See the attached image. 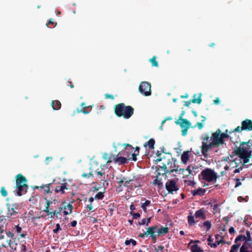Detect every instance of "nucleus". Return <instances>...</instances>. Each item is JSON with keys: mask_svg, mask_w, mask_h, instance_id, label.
<instances>
[{"mask_svg": "<svg viewBox=\"0 0 252 252\" xmlns=\"http://www.w3.org/2000/svg\"><path fill=\"white\" fill-rule=\"evenodd\" d=\"M245 164H243V163L242 164V165L236 168L234 171H233V174H232V176H233L234 174H236V173H238L240 172V170H242L243 169V168H244V166Z\"/></svg>", "mask_w": 252, "mask_h": 252, "instance_id": "nucleus-46", "label": "nucleus"}, {"mask_svg": "<svg viewBox=\"0 0 252 252\" xmlns=\"http://www.w3.org/2000/svg\"><path fill=\"white\" fill-rule=\"evenodd\" d=\"M214 103L215 104H218L220 103V100L219 98H216L214 100Z\"/></svg>", "mask_w": 252, "mask_h": 252, "instance_id": "nucleus-64", "label": "nucleus"}, {"mask_svg": "<svg viewBox=\"0 0 252 252\" xmlns=\"http://www.w3.org/2000/svg\"><path fill=\"white\" fill-rule=\"evenodd\" d=\"M240 245V243H235V244L233 245L229 252H237Z\"/></svg>", "mask_w": 252, "mask_h": 252, "instance_id": "nucleus-33", "label": "nucleus"}, {"mask_svg": "<svg viewBox=\"0 0 252 252\" xmlns=\"http://www.w3.org/2000/svg\"><path fill=\"white\" fill-rule=\"evenodd\" d=\"M152 184L153 185H157V186L159 189H161L163 187V184L161 182V178H159V179L157 178V179L154 180L152 182Z\"/></svg>", "mask_w": 252, "mask_h": 252, "instance_id": "nucleus-30", "label": "nucleus"}, {"mask_svg": "<svg viewBox=\"0 0 252 252\" xmlns=\"http://www.w3.org/2000/svg\"><path fill=\"white\" fill-rule=\"evenodd\" d=\"M63 207V209H64V210L67 211V210H69V213H72L73 209V206L72 205V204L69 203L67 205H64Z\"/></svg>", "mask_w": 252, "mask_h": 252, "instance_id": "nucleus-41", "label": "nucleus"}, {"mask_svg": "<svg viewBox=\"0 0 252 252\" xmlns=\"http://www.w3.org/2000/svg\"><path fill=\"white\" fill-rule=\"evenodd\" d=\"M141 187V184L139 180L137 179H131L130 189H133L136 188H139Z\"/></svg>", "mask_w": 252, "mask_h": 252, "instance_id": "nucleus-22", "label": "nucleus"}, {"mask_svg": "<svg viewBox=\"0 0 252 252\" xmlns=\"http://www.w3.org/2000/svg\"><path fill=\"white\" fill-rule=\"evenodd\" d=\"M146 219H142L139 222V225H144V224H146Z\"/></svg>", "mask_w": 252, "mask_h": 252, "instance_id": "nucleus-59", "label": "nucleus"}, {"mask_svg": "<svg viewBox=\"0 0 252 252\" xmlns=\"http://www.w3.org/2000/svg\"><path fill=\"white\" fill-rule=\"evenodd\" d=\"M147 236V234H146V232H144V233H139L138 234V237H140V238H143L145 237V236Z\"/></svg>", "mask_w": 252, "mask_h": 252, "instance_id": "nucleus-58", "label": "nucleus"}, {"mask_svg": "<svg viewBox=\"0 0 252 252\" xmlns=\"http://www.w3.org/2000/svg\"><path fill=\"white\" fill-rule=\"evenodd\" d=\"M168 230L169 228L167 227H161L160 228L158 227V229H157V236L163 235L166 234L168 232Z\"/></svg>", "mask_w": 252, "mask_h": 252, "instance_id": "nucleus-23", "label": "nucleus"}, {"mask_svg": "<svg viewBox=\"0 0 252 252\" xmlns=\"http://www.w3.org/2000/svg\"><path fill=\"white\" fill-rule=\"evenodd\" d=\"M212 206L213 207V210L214 211V214L217 213L218 212V210H219V205L217 204H215L214 205H212Z\"/></svg>", "mask_w": 252, "mask_h": 252, "instance_id": "nucleus-51", "label": "nucleus"}, {"mask_svg": "<svg viewBox=\"0 0 252 252\" xmlns=\"http://www.w3.org/2000/svg\"><path fill=\"white\" fill-rule=\"evenodd\" d=\"M8 215L12 216L16 213L14 207L10 208L9 206H8Z\"/></svg>", "mask_w": 252, "mask_h": 252, "instance_id": "nucleus-42", "label": "nucleus"}, {"mask_svg": "<svg viewBox=\"0 0 252 252\" xmlns=\"http://www.w3.org/2000/svg\"><path fill=\"white\" fill-rule=\"evenodd\" d=\"M82 176L83 177H84V178L88 179L90 177H93V172L92 171L90 172L89 173H84L82 174Z\"/></svg>", "mask_w": 252, "mask_h": 252, "instance_id": "nucleus-47", "label": "nucleus"}, {"mask_svg": "<svg viewBox=\"0 0 252 252\" xmlns=\"http://www.w3.org/2000/svg\"><path fill=\"white\" fill-rule=\"evenodd\" d=\"M96 173L97 175H98L101 177L104 174V172H101L100 171H98V170L96 171Z\"/></svg>", "mask_w": 252, "mask_h": 252, "instance_id": "nucleus-61", "label": "nucleus"}, {"mask_svg": "<svg viewBox=\"0 0 252 252\" xmlns=\"http://www.w3.org/2000/svg\"><path fill=\"white\" fill-rule=\"evenodd\" d=\"M156 59H157L156 57L154 56V57H153V58L152 59H151L150 60V62L152 63V66L158 67V62L157 61Z\"/></svg>", "mask_w": 252, "mask_h": 252, "instance_id": "nucleus-36", "label": "nucleus"}, {"mask_svg": "<svg viewBox=\"0 0 252 252\" xmlns=\"http://www.w3.org/2000/svg\"><path fill=\"white\" fill-rule=\"evenodd\" d=\"M240 252H252V245L248 244L247 242H245L240 247Z\"/></svg>", "mask_w": 252, "mask_h": 252, "instance_id": "nucleus-20", "label": "nucleus"}, {"mask_svg": "<svg viewBox=\"0 0 252 252\" xmlns=\"http://www.w3.org/2000/svg\"><path fill=\"white\" fill-rule=\"evenodd\" d=\"M103 197H104L103 192H99L95 195L94 198L99 199V200H101L103 198Z\"/></svg>", "mask_w": 252, "mask_h": 252, "instance_id": "nucleus-44", "label": "nucleus"}, {"mask_svg": "<svg viewBox=\"0 0 252 252\" xmlns=\"http://www.w3.org/2000/svg\"><path fill=\"white\" fill-rule=\"evenodd\" d=\"M159 167L163 170V172L161 174L165 175L168 173L178 171V166L176 165V160L172 158L167 159L166 165L162 163V165L159 166Z\"/></svg>", "mask_w": 252, "mask_h": 252, "instance_id": "nucleus-7", "label": "nucleus"}, {"mask_svg": "<svg viewBox=\"0 0 252 252\" xmlns=\"http://www.w3.org/2000/svg\"><path fill=\"white\" fill-rule=\"evenodd\" d=\"M56 228L53 230V232L55 233H57L61 229L60 227V225L59 223H57L56 225Z\"/></svg>", "mask_w": 252, "mask_h": 252, "instance_id": "nucleus-52", "label": "nucleus"}, {"mask_svg": "<svg viewBox=\"0 0 252 252\" xmlns=\"http://www.w3.org/2000/svg\"><path fill=\"white\" fill-rule=\"evenodd\" d=\"M70 224L72 227H75L77 224V221L76 220H73L71 222Z\"/></svg>", "mask_w": 252, "mask_h": 252, "instance_id": "nucleus-62", "label": "nucleus"}, {"mask_svg": "<svg viewBox=\"0 0 252 252\" xmlns=\"http://www.w3.org/2000/svg\"><path fill=\"white\" fill-rule=\"evenodd\" d=\"M252 130V121L248 119L243 121L241 123V126H238L236 128L231 130L229 133L232 132H241L242 131Z\"/></svg>", "mask_w": 252, "mask_h": 252, "instance_id": "nucleus-9", "label": "nucleus"}, {"mask_svg": "<svg viewBox=\"0 0 252 252\" xmlns=\"http://www.w3.org/2000/svg\"><path fill=\"white\" fill-rule=\"evenodd\" d=\"M195 95L196 94H195L193 96L194 98L192 100H190L188 101H185L184 105L188 107L190 104L191 102L193 103H197L198 104H200L201 102H202L201 94H200V95L197 99L195 98Z\"/></svg>", "mask_w": 252, "mask_h": 252, "instance_id": "nucleus-19", "label": "nucleus"}, {"mask_svg": "<svg viewBox=\"0 0 252 252\" xmlns=\"http://www.w3.org/2000/svg\"><path fill=\"white\" fill-rule=\"evenodd\" d=\"M114 113L118 117L128 119L133 115L134 109L131 106H126L124 103H121L114 106Z\"/></svg>", "mask_w": 252, "mask_h": 252, "instance_id": "nucleus-2", "label": "nucleus"}, {"mask_svg": "<svg viewBox=\"0 0 252 252\" xmlns=\"http://www.w3.org/2000/svg\"><path fill=\"white\" fill-rule=\"evenodd\" d=\"M247 237L246 242H247L248 244H250V245H252V238L251 236V233L249 231H246V236Z\"/></svg>", "mask_w": 252, "mask_h": 252, "instance_id": "nucleus-32", "label": "nucleus"}, {"mask_svg": "<svg viewBox=\"0 0 252 252\" xmlns=\"http://www.w3.org/2000/svg\"><path fill=\"white\" fill-rule=\"evenodd\" d=\"M44 199L46 200L45 207L43 211L45 212L48 215H51V218H54V216H57L63 209V207H60L58 209L53 211L52 205L56 204L57 200L56 198L52 199V198H48V197H45Z\"/></svg>", "mask_w": 252, "mask_h": 252, "instance_id": "nucleus-5", "label": "nucleus"}, {"mask_svg": "<svg viewBox=\"0 0 252 252\" xmlns=\"http://www.w3.org/2000/svg\"><path fill=\"white\" fill-rule=\"evenodd\" d=\"M155 143V140L153 138H151L144 144V146L145 147H148L149 149H154Z\"/></svg>", "mask_w": 252, "mask_h": 252, "instance_id": "nucleus-26", "label": "nucleus"}, {"mask_svg": "<svg viewBox=\"0 0 252 252\" xmlns=\"http://www.w3.org/2000/svg\"><path fill=\"white\" fill-rule=\"evenodd\" d=\"M195 216L196 219L199 218L202 220L206 219V211L204 208H201L195 212Z\"/></svg>", "mask_w": 252, "mask_h": 252, "instance_id": "nucleus-16", "label": "nucleus"}, {"mask_svg": "<svg viewBox=\"0 0 252 252\" xmlns=\"http://www.w3.org/2000/svg\"><path fill=\"white\" fill-rule=\"evenodd\" d=\"M7 236L9 238L6 240V244H2V247L6 248V247H11V244L15 242V238H14V234L12 232L9 231L8 233H6Z\"/></svg>", "mask_w": 252, "mask_h": 252, "instance_id": "nucleus-14", "label": "nucleus"}, {"mask_svg": "<svg viewBox=\"0 0 252 252\" xmlns=\"http://www.w3.org/2000/svg\"><path fill=\"white\" fill-rule=\"evenodd\" d=\"M130 243L132 244L133 246H135L136 245V242L134 240L132 239H130L129 240H126L125 244L126 245H128Z\"/></svg>", "mask_w": 252, "mask_h": 252, "instance_id": "nucleus-43", "label": "nucleus"}, {"mask_svg": "<svg viewBox=\"0 0 252 252\" xmlns=\"http://www.w3.org/2000/svg\"><path fill=\"white\" fill-rule=\"evenodd\" d=\"M51 104L54 110H59L61 108V103L58 100H52Z\"/></svg>", "mask_w": 252, "mask_h": 252, "instance_id": "nucleus-27", "label": "nucleus"}, {"mask_svg": "<svg viewBox=\"0 0 252 252\" xmlns=\"http://www.w3.org/2000/svg\"><path fill=\"white\" fill-rule=\"evenodd\" d=\"M105 98L106 99H114V96L112 95V94H105Z\"/></svg>", "mask_w": 252, "mask_h": 252, "instance_id": "nucleus-53", "label": "nucleus"}, {"mask_svg": "<svg viewBox=\"0 0 252 252\" xmlns=\"http://www.w3.org/2000/svg\"><path fill=\"white\" fill-rule=\"evenodd\" d=\"M124 182H125V183L124 184V186L127 187L130 189V185H131V179H130L129 180H126H126H125Z\"/></svg>", "mask_w": 252, "mask_h": 252, "instance_id": "nucleus-49", "label": "nucleus"}, {"mask_svg": "<svg viewBox=\"0 0 252 252\" xmlns=\"http://www.w3.org/2000/svg\"><path fill=\"white\" fill-rule=\"evenodd\" d=\"M229 232L230 233V234H232V233H233L235 232V229L234 228V227H230L229 229Z\"/></svg>", "mask_w": 252, "mask_h": 252, "instance_id": "nucleus-63", "label": "nucleus"}, {"mask_svg": "<svg viewBox=\"0 0 252 252\" xmlns=\"http://www.w3.org/2000/svg\"><path fill=\"white\" fill-rule=\"evenodd\" d=\"M246 238L247 237H246L245 235H239L235 240V243H238V241H245L246 242Z\"/></svg>", "mask_w": 252, "mask_h": 252, "instance_id": "nucleus-35", "label": "nucleus"}, {"mask_svg": "<svg viewBox=\"0 0 252 252\" xmlns=\"http://www.w3.org/2000/svg\"><path fill=\"white\" fill-rule=\"evenodd\" d=\"M208 245L212 248H215L218 246V244L216 243H213V240L212 239L211 236H209L208 238Z\"/></svg>", "mask_w": 252, "mask_h": 252, "instance_id": "nucleus-34", "label": "nucleus"}, {"mask_svg": "<svg viewBox=\"0 0 252 252\" xmlns=\"http://www.w3.org/2000/svg\"><path fill=\"white\" fill-rule=\"evenodd\" d=\"M165 189L168 193L173 194L174 191L179 190V188L175 180H168L165 183Z\"/></svg>", "mask_w": 252, "mask_h": 252, "instance_id": "nucleus-11", "label": "nucleus"}, {"mask_svg": "<svg viewBox=\"0 0 252 252\" xmlns=\"http://www.w3.org/2000/svg\"><path fill=\"white\" fill-rule=\"evenodd\" d=\"M15 229L16 230V232L17 233H20L22 231V228L19 226V225H17L15 226Z\"/></svg>", "mask_w": 252, "mask_h": 252, "instance_id": "nucleus-54", "label": "nucleus"}, {"mask_svg": "<svg viewBox=\"0 0 252 252\" xmlns=\"http://www.w3.org/2000/svg\"><path fill=\"white\" fill-rule=\"evenodd\" d=\"M215 238H216V242L215 243L218 244V245H220V244H222V243H224L223 237V236H221L220 235L216 234L215 235Z\"/></svg>", "mask_w": 252, "mask_h": 252, "instance_id": "nucleus-31", "label": "nucleus"}, {"mask_svg": "<svg viewBox=\"0 0 252 252\" xmlns=\"http://www.w3.org/2000/svg\"><path fill=\"white\" fill-rule=\"evenodd\" d=\"M85 102H82L81 104V106L82 107L81 109L78 108L76 109L77 113H80L82 112L84 114H88L90 113V110H88L90 109V106H86Z\"/></svg>", "mask_w": 252, "mask_h": 252, "instance_id": "nucleus-18", "label": "nucleus"}, {"mask_svg": "<svg viewBox=\"0 0 252 252\" xmlns=\"http://www.w3.org/2000/svg\"><path fill=\"white\" fill-rule=\"evenodd\" d=\"M151 84L146 81L142 82L139 87L140 93L145 96H149L151 94Z\"/></svg>", "mask_w": 252, "mask_h": 252, "instance_id": "nucleus-10", "label": "nucleus"}, {"mask_svg": "<svg viewBox=\"0 0 252 252\" xmlns=\"http://www.w3.org/2000/svg\"><path fill=\"white\" fill-rule=\"evenodd\" d=\"M196 126H198L199 129H201L203 127V124L202 123L197 122L196 124Z\"/></svg>", "mask_w": 252, "mask_h": 252, "instance_id": "nucleus-57", "label": "nucleus"}, {"mask_svg": "<svg viewBox=\"0 0 252 252\" xmlns=\"http://www.w3.org/2000/svg\"><path fill=\"white\" fill-rule=\"evenodd\" d=\"M158 228V225H155L154 226H150L147 228L146 230L147 236L149 235L151 237L152 241L155 243L157 241L158 236L155 234L157 229Z\"/></svg>", "mask_w": 252, "mask_h": 252, "instance_id": "nucleus-12", "label": "nucleus"}, {"mask_svg": "<svg viewBox=\"0 0 252 252\" xmlns=\"http://www.w3.org/2000/svg\"><path fill=\"white\" fill-rule=\"evenodd\" d=\"M124 145H125L124 149L127 148V147L129 148L128 149H134V148L132 146V145H131L129 144H125Z\"/></svg>", "mask_w": 252, "mask_h": 252, "instance_id": "nucleus-60", "label": "nucleus"}, {"mask_svg": "<svg viewBox=\"0 0 252 252\" xmlns=\"http://www.w3.org/2000/svg\"><path fill=\"white\" fill-rule=\"evenodd\" d=\"M190 251L191 252H204L203 250L196 244L193 245L191 247Z\"/></svg>", "mask_w": 252, "mask_h": 252, "instance_id": "nucleus-29", "label": "nucleus"}, {"mask_svg": "<svg viewBox=\"0 0 252 252\" xmlns=\"http://www.w3.org/2000/svg\"><path fill=\"white\" fill-rule=\"evenodd\" d=\"M234 180L235 181V188H237L240 186L242 185L241 182L240 181V179H238V178H236L234 179Z\"/></svg>", "mask_w": 252, "mask_h": 252, "instance_id": "nucleus-48", "label": "nucleus"}, {"mask_svg": "<svg viewBox=\"0 0 252 252\" xmlns=\"http://www.w3.org/2000/svg\"><path fill=\"white\" fill-rule=\"evenodd\" d=\"M121 153L125 157L127 158H130V160L135 161L137 160L136 157L139 153V148L138 147H136L135 149L125 148L119 154Z\"/></svg>", "mask_w": 252, "mask_h": 252, "instance_id": "nucleus-8", "label": "nucleus"}, {"mask_svg": "<svg viewBox=\"0 0 252 252\" xmlns=\"http://www.w3.org/2000/svg\"><path fill=\"white\" fill-rule=\"evenodd\" d=\"M151 202L150 200H146L145 202L142 204L141 206V208L143 210L144 212H146L147 208L146 207L150 205Z\"/></svg>", "mask_w": 252, "mask_h": 252, "instance_id": "nucleus-37", "label": "nucleus"}, {"mask_svg": "<svg viewBox=\"0 0 252 252\" xmlns=\"http://www.w3.org/2000/svg\"><path fill=\"white\" fill-rule=\"evenodd\" d=\"M126 180V178L123 177L119 181H118L119 184H120L119 187H121L122 186V184L124 183L125 180Z\"/></svg>", "mask_w": 252, "mask_h": 252, "instance_id": "nucleus-56", "label": "nucleus"}, {"mask_svg": "<svg viewBox=\"0 0 252 252\" xmlns=\"http://www.w3.org/2000/svg\"><path fill=\"white\" fill-rule=\"evenodd\" d=\"M0 193H1V195L3 197H6L7 195V194H8L7 191L6 190L5 187H2L1 188Z\"/></svg>", "mask_w": 252, "mask_h": 252, "instance_id": "nucleus-45", "label": "nucleus"}, {"mask_svg": "<svg viewBox=\"0 0 252 252\" xmlns=\"http://www.w3.org/2000/svg\"><path fill=\"white\" fill-rule=\"evenodd\" d=\"M130 214L132 215L133 219H137L140 217V215L139 213H133L132 212H130Z\"/></svg>", "mask_w": 252, "mask_h": 252, "instance_id": "nucleus-50", "label": "nucleus"}, {"mask_svg": "<svg viewBox=\"0 0 252 252\" xmlns=\"http://www.w3.org/2000/svg\"><path fill=\"white\" fill-rule=\"evenodd\" d=\"M189 159V152H184L181 156V160L183 162L186 163Z\"/></svg>", "mask_w": 252, "mask_h": 252, "instance_id": "nucleus-28", "label": "nucleus"}, {"mask_svg": "<svg viewBox=\"0 0 252 252\" xmlns=\"http://www.w3.org/2000/svg\"><path fill=\"white\" fill-rule=\"evenodd\" d=\"M206 192V189L202 188H198L191 191V193L193 196L199 195L203 196Z\"/></svg>", "mask_w": 252, "mask_h": 252, "instance_id": "nucleus-21", "label": "nucleus"}, {"mask_svg": "<svg viewBox=\"0 0 252 252\" xmlns=\"http://www.w3.org/2000/svg\"><path fill=\"white\" fill-rule=\"evenodd\" d=\"M247 142H242L241 143L240 146L237 148L234 151L235 155L237 156L240 161L242 160L243 164H245L249 162L251 158L252 151L249 148L245 147L243 145L247 144Z\"/></svg>", "mask_w": 252, "mask_h": 252, "instance_id": "nucleus-3", "label": "nucleus"}, {"mask_svg": "<svg viewBox=\"0 0 252 252\" xmlns=\"http://www.w3.org/2000/svg\"><path fill=\"white\" fill-rule=\"evenodd\" d=\"M199 180H204L210 183L216 182L218 177L217 173L212 169L207 168L201 171L199 175Z\"/></svg>", "mask_w": 252, "mask_h": 252, "instance_id": "nucleus-6", "label": "nucleus"}, {"mask_svg": "<svg viewBox=\"0 0 252 252\" xmlns=\"http://www.w3.org/2000/svg\"><path fill=\"white\" fill-rule=\"evenodd\" d=\"M191 125V123L187 119H182V122L180 124V126L182 128V135L183 136H186L187 133V131Z\"/></svg>", "mask_w": 252, "mask_h": 252, "instance_id": "nucleus-13", "label": "nucleus"}, {"mask_svg": "<svg viewBox=\"0 0 252 252\" xmlns=\"http://www.w3.org/2000/svg\"><path fill=\"white\" fill-rule=\"evenodd\" d=\"M52 183H49L46 185H42L40 186V188L43 189L44 190V192L45 193H52V191H51L50 186L52 185Z\"/></svg>", "mask_w": 252, "mask_h": 252, "instance_id": "nucleus-24", "label": "nucleus"}, {"mask_svg": "<svg viewBox=\"0 0 252 252\" xmlns=\"http://www.w3.org/2000/svg\"><path fill=\"white\" fill-rule=\"evenodd\" d=\"M242 163V161H240V159H238L237 158H235L234 160H230V167L232 168H237L239 166V164Z\"/></svg>", "mask_w": 252, "mask_h": 252, "instance_id": "nucleus-25", "label": "nucleus"}, {"mask_svg": "<svg viewBox=\"0 0 252 252\" xmlns=\"http://www.w3.org/2000/svg\"><path fill=\"white\" fill-rule=\"evenodd\" d=\"M67 183H64L60 184V185L59 186H57L55 189V191L56 193H58L61 192V194H63L65 193V189H67V188L66 187Z\"/></svg>", "mask_w": 252, "mask_h": 252, "instance_id": "nucleus-17", "label": "nucleus"}, {"mask_svg": "<svg viewBox=\"0 0 252 252\" xmlns=\"http://www.w3.org/2000/svg\"><path fill=\"white\" fill-rule=\"evenodd\" d=\"M227 131L226 130V132L223 133L220 129L218 128L215 132L212 133L211 136L208 134H204L200 138L202 140L200 149L202 155L206 156L208 151L212 148L224 144L225 139L230 137L227 133Z\"/></svg>", "mask_w": 252, "mask_h": 252, "instance_id": "nucleus-1", "label": "nucleus"}, {"mask_svg": "<svg viewBox=\"0 0 252 252\" xmlns=\"http://www.w3.org/2000/svg\"><path fill=\"white\" fill-rule=\"evenodd\" d=\"M86 209L87 211H91L93 210V206L92 203H90L89 204H88L86 207Z\"/></svg>", "mask_w": 252, "mask_h": 252, "instance_id": "nucleus-55", "label": "nucleus"}, {"mask_svg": "<svg viewBox=\"0 0 252 252\" xmlns=\"http://www.w3.org/2000/svg\"><path fill=\"white\" fill-rule=\"evenodd\" d=\"M15 178L17 194L18 196H21L25 194L29 189V186L27 184L28 180L21 174H17Z\"/></svg>", "mask_w": 252, "mask_h": 252, "instance_id": "nucleus-4", "label": "nucleus"}, {"mask_svg": "<svg viewBox=\"0 0 252 252\" xmlns=\"http://www.w3.org/2000/svg\"><path fill=\"white\" fill-rule=\"evenodd\" d=\"M202 225L206 227V231H209L212 227L211 222L209 220L205 221L203 223Z\"/></svg>", "mask_w": 252, "mask_h": 252, "instance_id": "nucleus-39", "label": "nucleus"}, {"mask_svg": "<svg viewBox=\"0 0 252 252\" xmlns=\"http://www.w3.org/2000/svg\"><path fill=\"white\" fill-rule=\"evenodd\" d=\"M113 160L115 163H119L120 165H123L127 163L128 161L130 160V158H127L124 156H121L117 158L114 157L113 158Z\"/></svg>", "mask_w": 252, "mask_h": 252, "instance_id": "nucleus-15", "label": "nucleus"}, {"mask_svg": "<svg viewBox=\"0 0 252 252\" xmlns=\"http://www.w3.org/2000/svg\"><path fill=\"white\" fill-rule=\"evenodd\" d=\"M103 158L105 160H107V163H110L112 162V158L109 154L107 153H104Z\"/></svg>", "mask_w": 252, "mask_h": 252, "instance_id": "nucleus-40", "label": "nucleus"}, {"mask_svg": "<svg viewBox=\"0 0 252 252\" xmlns=\"http://www.w3.org/2000/svg\"><path fill=\"white\" fill-rule=\"evenodd\" d=\"M188 221L189 225L191 226L194 225L195 223L194 218L193 216H189L188 217Z\"/></svg>", "mask_w": 252, "mask_h": 252, "instance_id": "nucleus-38", "label": "nucleus"}]
</instances>
